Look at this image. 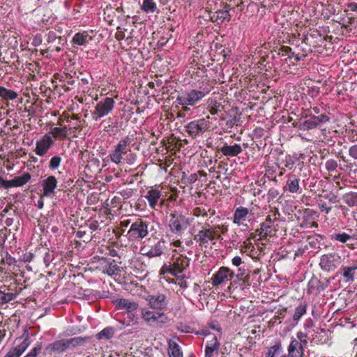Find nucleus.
I'll use <instances>...</instances> for the list:
<instances>
[{
  "label": "nucleus",
  "mask_w": 357,
  "mask_h": 357,
  "mask_svg": "<svg viewBox=\"0 0 357 357\" xmlns=\"http://www.w3.org/2000/svg\"><path fill=\"white\" fill-rule=\"evenodd\" d=\"M213 332L205 334L204 342L206 344L205 357H218L220 348L218 340L220 338L221 332L220 328L212 327Z\"/></svg>",
  "instance_id": "obj_1"
},
{
  "label": "nucleus",
  "mask_w": 357,
  "mask_h": 357,
  "mask_svg": "<svg viewBox=\"0 0 357 357\" xmlns=\"http://www.w3.org/2000/svg\"><path fill=\"white\" fill-rule=\"evenodd\" d=\"M140 316L142 319L149 326H162L169 321L165 313L159 311H152L146 307L141 309Z\"/></svg>",
  "instance_id": "obj_2"
},
{
  "label": "nucleus",
  "mask_w": 357,
  "mask_h": 357,
  "mask_svg": "<svg viewBox=\"0 0 357 357\" xmlns=\"http://www.w3.org/2000/svg\"><path fill=\"white\" fill-rule=\"evenodd\" d=\"M168 218L170 231L178 236H181L190 225L188 219L181 214L171 213Z\"/></svg>",
  "instance_id": "obj_3"
},
{
  "label": "nucleus",
  "mask_w": 357,
  "mask_h": 357,
  "mask_svg": "<svg viewBox=\"0 0 357 357\" xmlns=\"http://www.w3.org/2000/svg\"><path fill=\"white\" fill-rule=\"evenodd\" d=\"M206 95V92L202 91L191 90L188 93H182L177 98L178 102L183 105V109L187 111V105L196 104Z\"/></svg>",
  "instance_id": "obj_4"
},
{
  "label": "nucleus",
  "mask_w": 357,
  "mask_h": 357,
  "mask_svg": "<svg viewBox=\"0 0 357 357\" xmlns=\"http://www.w3.org/2000/svg\"><path fill=\"white\" fill-rule=\"evenodd\" d=\"M114 100L112 98L107 97L103 100L98 102L92 112L93 119L95 121L108 114L114 108Z\"/></svg>",
  "instance_id": "obj_5"
},
{
  "label": "nucleus",
  "mask_w": 357,
  "mask_h": 357,
  "mask_svg": "<svg viewBox=\"0 0 357 357\" xmlns=\"http://www.w3.org/2000/svg\"><path fill=\"white\" fill-rule=\"evenodd\" d=\"M130 144L128 137L123 139L114 147V150L110 153L109 156L112 162L116 165L121 163L123 156L128 152V147Z\"/></svg>",
  "instance_id": "obj_6"
},
{
  "label": "nucleus",
  "mask_w": 357,
  "mask_h": 357,
  "mask_svg": "<svg viewBox=\"0 0 357 357\" xmlns=\"http://www.w3.org/2000/svg\"><path fill=\"white\" fill-rule=\"evenodd\" d=\"M220 237L218 231L215 228H204L198 231L195 236V240L199 243L200 245H205L209 241L218 239Z\"/></svg>",
  "instance_id": "obj_7"
},
{
  "label": "nucleus",
  "mask_w": 357,
  "mask_h": 357,
  "mask_svg": "<svg viewBox=\"0 0 357 357\" xmlns=\"http://www.w3.org/2000/svg\"><path fill=\"white\" fill-rule=\"evenodd\" d=\"M145 300L151 308L158 310L165 308L168 303L166 296L162 294L148 295Z\"/></svg>",
  "instance_id": "obj_8"
},
{
  "label": "nucleus",
  "mask_w": 357,
  "mask_h": 357,
  "mask_svg": "<svg viewBox=\"0 0 357 357\" xmlns=\"http://www.w3.org/2000/svg\"><path fill=\"white\" fill-rule=\"evenodd\" d=\"M128 233L135 238H143L148 234L147 225L141 219H138L131 225Z\"/></svg>",
  "instance_id": "obj_9"
},
{
  "label": "nucleus",
  "mask_w": 357,
  "mask_h": 357,
  "mask_svg": "<svg viewBox=\"0 0 357 357\" xmlns=\"http://www.w3.org/2000/svg\"><path fill=\"white\" fill-rule=\"evenodd\" d=\"M234 277V273L228 267L222 266L213 275L211 282L213 286H218L223 282L230 280Z\"/></svg>",
  "instance_id": "obj_10"
},
{
  "label": "nucleus",
  "mask_w": 357,
  "mask_h": 357,
  "mask_svg": "<svg viewBox=\"0 0 357 357\" xmlns=\"http://www.w3.org/2000/svg\"><path fill=\"white\" fill-rule=\"evenodd\" d=\"M340 257L337 253L326 254L321 256L320 266L322 269L330 271L336 268Z\"/></svg>",
  "instance_id": "obj_11"
},
{
  "label": "nucleus",
  "mask_w": 357,
  "mask_h": 357,
  "mask_svg": "<svg viewBox=\"0 0 357 357\" xmlns=\"http://www.w3.org/2000/svg\"><path fill=\"white\" fill-rule=\"evenodd\" d=\"M208 128V123L204 119L192 121L186 126L187 132L193 137L205 132Z\"/></svg>",
  "instance_id": "obj_12"
},
{
  "label": "nucleus",
  "mask_w": 357,
  "mask_h": 357,
  "mask_svg": "<svg viewBox=\"0 0 357 357\" xmlns=\"http://www.w3.org/2000/svg\"><path fill=\"white\" fill-rule=\"evenodd\" d=\"M54 141L49 134H45L36 142L35 153L39 156H43L53 145Z\"/></svg>",
  "instance_id": "obj_13"
},
{
  "label": "nucleus",
  "mask_w": 357,
  "mask_h": 357,
  "mask_svg": "<svg viewBox=\"0 0 357 357\" xmlns=\"http://www.w3.org/2000/svg\"><path fill=\"white\" fill-rule=\"evenodd\" d=\"M113 303L117 310H125L128 313L136 311L139 307L138 303L125 298L116 299Z\"/></svg>",
  "instance_id": "obj_14"
},
{
  "label": "nucleus",
  "mask_w": 357,
  "mask_h": 357,
  "mask_svg": "<svg viewBox=\"0 0 357 357\" xmlns=\"http://www.w3.org/2000/svg\"><path fill=\"white\" fill-rule=\"evenodd\" d=\"M173 269V275L180 277L179 274L189 266V259L181 254L180 257L175 259L172 264Z\"/></svg>",
  "instance_id": "obj_15"
},
{
  "label": "nucleus",
  "mask_w": 357,
  "mask_h": 357,
  "mask_svg": "<svg viewBox=\"0 0 357 357\" xmlns=\"http://www.w3.org/2000/svg\"><path fill=\"white\" fill-rule=\"evenodd\" d=\"M193 214L197 218H205L206 222H213L211 219L214 217L215 211L207 206H200L193 210Z\"/></svg>",
  "instance_id": "obj_16"
},
{
  "label": "nucleus",
  "mask_w": 357,
  "mask_h": 357,
  "mask_svg": "<svg viewBox=\"0 0 357 357\" xmlns=\"http://www.w3.org/2000/svg\"><path fill=\"white\" fill-rule=\"evenodd\" d=\"M304 347L301 342L293 339L288 347V355L291 357H303Z\"/></svg>",
  "instance_id": "obj_17"
},
{
  "label": "nucleus",
  "mask_w": 357,
  "mask_h": 357,
  "mask_svg": "<svg viewBox=\"0 0 357 357\" xmlns=\"http://www.w3.org/2000/svg\"><path fill=\"white\" fill-rule=\"evenodd\" d=\"M57 185V180L54 176H50L43 181V194L45 197H48L54 192Z\"/></svg>",
  "instance_id": "obj_18"
},
{
  "label": "nucleus",
  "mask_w": 357,
  "mask_h": 357,
  "mask_svg": "<svg viewBox=\"0 0 357 357\" xmlns=\"http://www.w3.org/2000/svg\"><path fill=\"white\" fill-rule=\"evenodd\" d=\"M29 346V342L25 339L20 345L11 349L4 357H20Z\"/></svg>",
  "instance_id": "obj_19"
},
{
  "label": "nucleus",
  "mask_w": 357,
  "mask_h": 357,
  "mask_svg": "<svg viewBox=\"0 0 357 357\" xmlns=\"http://www.w3.org/2000/svg\"><path fill=\"white\" fill-rule=\"evenodd\" d=\"M162 195V192L157 190L151 188L147 192L145 196L146 199L149 201V206L151 208H155V206Z\"/></svg>",
  "instance_id": "obj_20"
},
{
  "label": "nucleus",
  "mask_w": 357,
  "mask_h": 357,
  "mask_svg": "<svg viewBox=\"0 0 357 357\" xmlns=\"http://www.w3.org/2000/svg\"><path fill=\"white\" fill-rule=\"evenodd\" d=\"M249 211L247 208L238 207L234 213V223L238 226L242 225L247 219Z\"/></svg>",
  "instance_id": "obj_21"
},
{
  "label": "nucleus",
  "mask_w": 357,
  "mask_h": 357,
  "mask_svg": "<svg viewBox=\"0 0 357 357\" xmlns=\"http://www.w3.org/2000/svg\"><path fill=\"white\" fill-rule=\"evenodd\" d=\"M220 151L226 156L234 157L242 152V149L240 145L235 144L232 146L225 145Z\"/></svg>",
  "instance_id": "obj_22"
},
{
  "label": "nucleus",
  "mask_w": 357,
  "mask_h": 357,
  "mask_svg": "<svg viewBox=\"0 0 357 357\" xmlns=\"http://www.w3.org/2000/svg\"><path fill=\"white\" fill-rule=\"evenodd\" d=\"M17 96L18 94L15 91L8 89L3 86H0V97L2 98V100H13L17 98Z\"/></svg>",
  "instance_id": "obj_23"
},
{
  "label": "nucleus",
  "mask_w": 357,
  "mask_h": 357,
  "mask_svg": "<svg viewBox=\"0 0 357 357\" xmlns=\"http://www.w3.org/2000/svg\"><path fill=\"white\" fill-rule=\"evenodd\" d=\"M31 179V175L29 173H24L22 176L15 177L13 179V187H21L26 184Z\"/></svg>",
  "instance_id": "obj_24"
},
{
  "label": "nucleus",
  "mask_w": 357,
  "mask_h": 357,
  "mask_svg": "<svg viewBox=\"0 0 357 357\" xmlns=\"http://www.w3.org/2000/svg\"><path fill=\"white\" fill-rule=\"evenodd\" d=\"M228 6H225V10H220L215 12V14L213 17H215V20L218 23L223 22L224 21H229L230 19V15L227 10Z\"/></svg>",
  "instance_id": "obj_25"
},
{
  "label": "nucleus",
  "mask_w": 357,
  "mask_h": 357,
  "mask_svg": "<svg viewBox=\"0 0 357 357\" xmlns=\"http://www.w3.org/2000/svg\"><path fill=\"white\" fill-rule=\"evenodd\" d=\"M91 40V38L86 33H77L74 36L73 42L77 45H82L88 43Z\"/></svg>",
  "instance_id": "obj_26"
},
{
  "label": "nucleus",
  "mask_w": 357,
  "mask_h": 357,
  "mask_svg": "<svg viewBox=\"0 0 357 357\" xmlns=\"http://www.w3.org/2000/svg\"><path fill=\"white\" fill-rule=\"evenodd\" d=\"M50 134L52 135V136L56 139H66L68 137L67 128L54 127L51 130Z\"/></svg>",
  "instance_id": "obj_27"
},
{
  "label": "nucleus",
  "mask_w": 357,
  "mask_h": 357,
  "mask_svg": "<svg viewBox=\"0 0 357 357\" xmlns=\"http://www.w3.org/2000/svg\"><path fill=\"white\" fill-rule=\"evenodd\" d=\"M273 231V225L264 222L261 225L259 231L260 239L266 238L268 236H271Z\"/></svg>",
  "instance_id": "obj_28"
},
{
  "label": "nucleus",
  "mask_w": 357,
  "mask_h": 357,
  "mask_svg": "<svg viewBox=\"0 0 357 357\" xmlns=\"http://www.w3.org/2000/svg\"><path fill=\"white\" fill-rule=\"evenodd\" d=\"M163 252V245L161 242H158L153 246L151 247L147 255L151 257H158L160 256Z\"/></svg>",
  "instance_id": "obj_29"
},
{
  "label": "nucleus",
  "mask_w": 357,
  "mask_h": 357,
  "mask_svg": "<svg viewBox=\"0 0 357 357\" xmlns=\"http://www.w3.org/2000/svg\"><path fill=\"white\" fill-rule=\"evenodd\" d=\"M169 357H183V354L175 342H170L169 343Z\"/></svg>",
  "instance_id": "obj_30"
},
{
  "label": "nucleus",
  "mask_w": 357,
  "mask_h": 357,
  "mask_svg": "<svg viewBox=\"0 0 357 357\" xmlns=\"http://www.w3.org/2000/svg\"><path fill=\"white\" fill-rule=\"evenodd\" d=\"M141 8L143 11L146 13H153L156 10L157 6L153 0H144Z\"/></svg>",
  "instance_id": "obj_31"
},
{
  "label": "nucleus",
  "mask_w": 357,
  "mask_h": 357,
  "mask_svg": "<svg viewBox=\"0 0 357 357\" xmlns=\"http://www.w3.org/2000/svg\"><path fill=\"white\" fill-rule=\"evenodd\" d=\"M67 349H69L67 340H58L52 344V349L54 351L61 352Z\"/></svg>",
  "instance_id": "obj_32"
},
{
  "label": "nucleus",
  "mask_w": 357,
  "mask_h": 357,
  "mask_svg": "<svg viewBox=\"0 0 357 357\" xmlns=\"http://www.w3.org/2000/svg\"><path fill=\"white\" fill-rule=\"evenodd\" d=\"M287 188L290 192H297L299 189V180L296 178L289 180L287 183Z\"/></svg>",
  "instance_id": "obj_33"
},
{
  "label": "nucleus",
  "mask_w": 357,
  "mask_h": 357,
  "mask_svg": "<svg viewBox=\"0 0 357 357\" xmlns=\"http://www.w3.org/2000/svg\"><path fill=\"white\" fill-rule=\"evenodd\" d=\"M15 298V295L13 293H5L0 291V305L6 304Z\"/></svg>",
  "instance_id": "obj_34"
},
{
  "label": "nucleus",
  "mask_w": 357,
  "mask_h": 357,
  "mask_svg": "<svg viewBox=\"0 0 357 357\" xmlns=\"http://www.w3.org/2000/svg\"><path fill=\"white\" fill-rule=\"evenodd\" d=\"M68 347L70 348H74L77 346L82 345L84 343L85 340L80 337H73L70 339H67Z\"/></svg>",
  "instance_id": "obj_35"
},
{
  "label": "nucleus",
  "mask_w": 357,
  "mask_h": 357,
  "mask_svg": "<svg viewBox=\"0 0 357 357\" xmlns=\"http://www.w3.org/2000/svg\"><path fill=\"white\" fill-rule=\"evenodd\" d=\"M305 312L306 305L301 304L295 310V312L293 316L294 320L298 321Z\"/></svg>",
  "instance_id": "obj_36"
},
{
  "label": "nucleus",
  "mask_w": 357,
  "mask_h": 357,
  "mask_svg": "<svg viewBox=\"0 0 357 357\" xmlns=\"http://www.w3.org/2000/svg\"><path fill=\"white\" fill-rule=\"evenodd\" d=\"M319 126V121L316 120V119L313 120H306L302 124V128L304 130H310L315 128Z\"/></svg>",
  "instance_id": "obj_37"
},
{
  "label": "nucleus",
  "mask_w": 357,
  "mask_h": 357,
  "mask_svg": "<svg viewBox=\"0 0 357 357\" xmlns=\"http://www.w3.org/2000/svg\"><path fill=\"white\" fill-rule=\"evenodd\" d=\"M357 269V266H348L344 268L343 276L349 279H353L355 270Z\"/></svg>",
  "instance_id": "obj_38"
},
{
  "label": "nucleus",
  "mask_w": 357,
  "mask_h": 357,
  "mask_svg": "<svg viewBox=\"0 0 357 357\" xmlns=\"http://www.w3.org/2000/svg\"><path fill=\"white\" fill-rule=\"evenodd\" d=\"M280 348L281 343L277 342L275 344H274L269 349L266 354V357H275V354L280 351Z\"/></svg>",
  "instance_id": "obj_39"
},
{
  "label": "nucleus",
  "mask_w": 357,
  "mask_h": 357,
  "mask_svg": "<svg viewBox=\"0 0 357 357\" xmlns=\"http://www.w3.org/2000/svg\"><path fill=\"white\" fill-rule=\"evenodd\" d=\"M61 161V158L59 156H54L52 158L50 162L49 167L51 169H55L59 167Z\"/></svg>",
  "instance_id": "obj_40"
},
{
  "label": "nucleus",
  "mask_w": 357,
  "mask_h": 357,
  "mask_svg": "<svg viewBox=\"0 0 357 357\" xmlns=\"http://www.w3.org/2000/svg\"><path fill=\"white\" fill-rule=\"evenodd\" d=\"M333 238L342 243H346L349 239L351 238V236L345 233L336 234L333 236Z\"/></svg>",
  "instance_id": "obj_41"
},
{
  "label": "nucleus",
  "mask_w": 357,
  "mask_h": 357,
  "mask_svg": "<svg viewBox=\"0 0 357 357\" xmlns=\"http://www.w3.org/2000/svg\"><path fill=\"white\" fill-rule=\"evenodd\" d=\"M296 337H297V342H301L302 343V344H303L304 346H306L307 344V335L306 333L302 332V331H299L296 334Z\"/></svg>",
  "instance_id": "obj_42"
},
{
  "label": "nucleus",
  "mask_w": 357,
  "mask_h": 357,
  "mask_svg": "<svg viewBox=\"0 0 357 357\" xmlns=\"http://www.w3.org/2000/svg\"><path fill=\"white\" fill-rule=\"evenodd\" d=\"M112 329L105 328L102 331H100L98 335L99 339H102L103 337L108 339L112 336Z\"/></svg>",
  "instance_id": "obj_43"
},
{
  "label": "nucleus",
  "mask_w": 357,
  "mask_h": 357,
  "mask_svg": "<svg viewBox=\"0 0 357 357\" xmlns=\"http://www.w3.org/2000/svg\"><path fill=\"white\" fill-rule=\"evenodd\" d=\"M169 273L173 275V269L172 264H164L160 270V274L164 275L165 273Z\"/></svg>",
  "instance_id": "obj_44"
},
{
  "label": "nucleus",
  "mask_w": 357,
  "mask_h": 357,
  "mask_svg": "<svg viewBox=\"0 0 357 357\" xmlns=\"http://www.w3.org/2000/svg\"><path fill=\"white\" fill-rule=\"evenodd\" d=\"M0 185L6 189H8L13 187V179L12 180H5L3 178L0 177Z\"/></svg>",
  "instance_id": "obj_45"
},
{
  "label": "nucleus",
  "mask_w": 357,
  "mask_h": 357,
  "mask_svg": "<svg viewBox=\"0 0 357 357\" xmlns=\"http://www.w3.org/2000/svg\"><path fill=\"white\" fill-rule=\"evenodd\" d=\"M41 350L40 346L35 347L27 355L24 357H36Z\"/></svg>",
  "instance_id": "obj_46"
},
{
  "label": "nucleus",
  "mask_w": 357,
  "mask_h": 357,
  "mask_svg": "<svg viewBox=\"0 0 357 357\" xmlns=\"http://www.w3.org/2000/svg\"><path fill=\"white\" fill-rule=\"evenodd\" d=\"M128 317L130 319V323H128L129 326H133V325L138 324V322L137 320V319L135 314H133L132 312L128 313Z\"/></svg>",
  "instance_id": "obj_47"
},
{
  "label": "nucleus",
  "mask_w": 357,
  "mask_h": 357,
  "mask_svg": "<svg viewBox=\"0 0 357 357\" xmlns=\"http://www.w3.org/2000/svg\"><path fill=\"white\" fill-rule=\"evenodd\" d=\"M349 154L354 158L357 159V145L353 146L350 148Z\"/></svg>",
  "instance_id": "obj_48"
},
{
  "label": "nucleus",
  "mask_w": 357,
  "mask_h": 357,
  "mask_svg": "<svg viewBox=\"0 0 357 357\" xmlns=\"http://www.w3.org/2000/svg\"><path fill=\"white\" fill-rule=\"evenodd\" d=\"M218 106L219 105H218V102H215V104L213 106H211L209 109L210 114L212 115L217 114L218 112Z\"/></svg>",
  "instance_id": "obj_49"
},
{
  "label": "nucleus",
  "mask_w": 357,
  "mask_h": 357,
  "mask_svg": "<svg viewBox=\"0 0 357 357\" xmlns=\"http://www.w3.org/2000/svg\"><path fill=\"white\" fill-rule=\"evenodd\" d=\"M241 263L242 260L240 257L236 256L232 259V264L236 266H238Z\"/></svg>",
  "instance_id": "obj_50"
},
{
  "label": "nucleus",
  "mask_w": 357,
  "mask_h": 357,
  "mask_svg": "<svg viewBox=\"0 0 357 357\" xmlns=\"http://www.w3.org/2000/svg\"><path fill=\"white\" fill-rule=\"evenodd\" d=\"M336 167V164L333 161H328L326 162V167L328 169H334Z\"/></svg>",
  "instance_id": "obj_51"
},
{
  "label": "nucleus",
  "mask_w": 357,
  "mask_h": 357,
  "mask_svg": "<svg viewBox=\"0 0 357 357\" xmlns=\"http://www.w3.org/2000/svg\"><path fill=\"white\" fill-rule=\"evenodd\" d=\"M317 121H319V123L320 122L327 121L328 120V118L326 116L321 115L320 117L315 118Z\"/></svg>",
  "instance_id": "obj_52"
},
{
  "label": "nucleus",
  "mask_w": 357,
  "mask_h": 357,
  "mask_svg": "<svg viewBox=\"0 0 357 357\" xmlns=\"http://www.w3.org/2000/svg\"><path fill=\"white\" fill-rule=\"evenodd\" d=\"M349 8L351 11L356 12L357 13V3H352L349 5Z\"/></svg>",
  "instance_id": "obj_53"
},
{
  "label": "nucleus",
  "mask_w": 357,
  "mask_h": 357,
  "mask_svg": "<svg viewBox=\"0 0 357 357\" xmlns=\"http://www.w3.org/2000/svg\"><path fill=\"white\" fill-rule=\"evenodd\" d=\"M130 224V220H126L120 222V226L122 227H127Z\"/></svg>",
  "instance_id": "obj_54"
},
{
  "label": "nucleus",
  "mask_w": 357,
  "mask_h": 357,
  "mask_svg": "<svg viewBox=\"0 0 357 357\" xmlns=\"http://www.w3.org/2000/svg\"><path fill=\"white\" fill-rule=\"evenodd\" d=\"M197 176L195 174H191L189 177V180L190 182H195L197 181Z\"/></svg>",
  "instance_id": "obj_55"
},
{
  "label": "nucleus",
  "mask_w": 357,
  "mask_h": 357,
  "mask_svg": "<svg viewBox=\"0 0 357 357\" xmlns=\"http://www.w3.org/2000/svg\"><path fill=\"white\" fill-rule=\"evenodd\" d=\"M174 247H177V248H179L181 247V242L179 241V240H177V241H175L172 243Z\"/></svg>",
  "instance_id": "obj_56"
},
{
  "label": "nucleus",
  "mask_w": 357,
  "mask_h": 357,
  "mask_svg": "<svg viewBox=\"0 0 357 357\" xmlns=\"http://www.w3.org/2000/svg\"><path fill=\"white\" fill-rule=\"evenodd\" d=\"M321 208L322 211H326L327 213H328L331 209V208H328L324 205H321Z\"/></svg>",
  "instance_id": "obj_57"
},
{
  "label": "nucleus",
  "mask_w": 357,
  "mask_h": 357,
  "mask_svg": "<svg viewBox=\"0 0 357 357\" xmlns=\"http://www.w3.org/2000/svg\"><path fill=\"white\" fill-rule=\"evenodd\" d=\"M97 222H92L90 224V228L93 230H96V228H97Z\"/></svg>",
  "instance_id": "obj_58"
},
{
  "label": "nucleus",
  "mask_w": 357,
  "mask_h": 357,
  "mask_svg": "<svg viewBox=\"0 0 357 357\" xmlns=\"http://www.w3.org/2000/svg\"><path fill=\"white\" fill-rule=\"evenodd\" d=\"M264 222H268V223H269L270 225H273V224H272V223H273V220H272V219H271V216H270V215L267 216V218H266V220H265Z\"/></svg>",
  "instance_id": "obj_59"
},
{
  "label": "nucleus",
  "mask_w": 357,
  "mask_h": 357,
  "mask_svg": "<svg viewBox=\"0 0 357 357\" xmlns=\"http://www.w3.org/2000/svg\"><path fill=\"white\" fill-rule=\"evenodd\" d=\"M82 126L80 124V123L74 126V129L82 130Z\"/></svg>",
  "instance_id": "obj_60"
},
{
  "label": "nucleus",
  "mask_w": 357,
  "mask_h": 357,
  "mask_svg": "<svg viewBox=\"0 0 357 357\" xmlns=\"http://www.w3.org/2000/svg\"><path fill=\"white\" fill-rule=\"evenodd\" d=\"M63 116H65V118L66 119L67 122H70V119H70V117H71V116H70L68 114H65V113L63 114Z\"/></svg>",
  "instance_id": "obj_61"
},
{
  "label": "nucleus",
  "mask_w": 357,
  "mask_h": 357,
  "mask_svg": "<svg viewBox=\"0 0 357 357\" xmlns=\"http://www.w3.org/2000/svg\"><path fill=\"white\" fill-rule=\"evenodd\" d=\"M189 327L188 326H185V328H181V330L183 332H185V333H188L189 332Z\"/></svg>",
  "instance_id": "obj_62"
},
{
  "label": "nucleus",
  "mask_w": 357,
  "mask_h": 357,
  "mask_svg": "<svg viewBox=\"0 0 357 357\" xmlns=\"http://www.w3.org/2000/svg\"><path fill=\"white\" fill-rule=\"evenodd\" d=\"M38 207L42 208L43 207V202L42 200L38 201Z\"/></svg>",
  "instance_id": "obj_63"
},
{
  "label": "nucleus",
  "mask_w": 357,
  "mask_h": 357,
  "mask_svg": "<svg viewBox=\"0 0 357 357\" xmlns=\"http://www.w3.org/2000/svg\"><path fill=\"white\" fill-rule=\"evenodd\" d=\"M70 119H79V117H78V116H77V115H76V114H73V116H71Z\"/></svg>",
  "instance_id": "obj_64"
}]
</instances>
